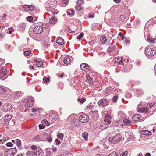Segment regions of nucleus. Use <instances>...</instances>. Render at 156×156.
Returning a JSON list of instances; mask_svg holds the SVG:
<instances>
[{"label": "nucleus", "instance_id": "nucleus-1", "mask_svg": "<svg viewBox=\"0 0 156 156\" xmlns=\"http://www.w3.org/2000/svg\"><path fill=\"white\" fill-rule=\"evenodd\" d=\"M145 54L148 58H151L155 55L156 51L153 48H148L145 49Z\"/></svg>", "mask_w": 156, "mask_h": 156}, {"label": "nucleus", "instance_id": "nucleus-2", "mask_svg": "<svg viewBox=\"0 0 156 156\" xmlns=\"http://www.w3.org/2000/svg\"><path fill=\"white\" fill-rule=\"evenodd\" d=\"M122 136L118 134L110 138L109 140L113 143L116 144L120 142Z\"/></svg>", "mask_w": 156, "mask_h": 156}, {"label": "nucleus", "instance_id": "nucleus-3", "mask_svg": "<svg viewBox=\"0 0 156 156\" xmlns=\"http://www.w3.org/2000/svg\"><path fill=\"white\" fill-rule=\"evenodd\" d=\"M80 68L83 70H84L86 72H90V66L86 63H82L80 65Z\"/></svg>", "mask_w": 156, "mask_h": 156}, {"label": "nucleus", "instance_id": "nucleus-4", "mask_svg": "<svg viewBox=\"0 0 156 156\" xmlns=\"http://www.w3.org/2000/svg\"><path fill=\"white\" fill-rule=\"evenodd\" d=\"M89 118L86 115H81L79 118V120L82 123H86L88 122Z\"/></svg>", "mask_w": 156, "mask_h": 156}, {"label": "nucleus", "instance_id": "nucleus-5", "mask_svg": "<svg viewBox=\"0 0 156 156\" xmlns=\"http://www.w3.org/2000/svg\"><path fill=\"white\" fill-rule=\"evenodd\" d=\"M140 105L139 104L137 107V110L139 112L147 113L148 112L149 109L147 107H140Z\"/></svg>", "mask_w": 156, "mask_h": 156}, {"label": "nucleus", "instance_id": "nucleus-6", "mask_svg": "<svg viewBox=\"0 0 156 156\" xmlns=\"http://www.w3.org/2000/svg\"><path fill=\"white\" fill-rule=\"evenodd\" d=\"M43 30V29L41 26H36L34 28L33 32L34 34H37L41 33Z\"/></svg>", "mask_w": 156, "mask_h": 156}, {"label": "nucleus", "instance_id": "nucleus-7", "mask_svg": "<svg viewBox=\"0 0 156 156\" xmlns=\"http://www.w3.org/2000/svg\"><path fill=\"white\" fill-rule=\"evenodd\" d=\"M132 120L136 122H138L142 121L140 114H136L134 115L132 117Z\"/></svg>", "mask_w": 156, "mask_h": 156}, {"label": "nucleus", "instance_id": "nucleus-8", "mask_svg": "<svg viewBox=\"0 0 156 156\" xmlns=\"http://www.w3.org/2000/svg\"><path fill=\"white\" fill-rule=\"evenodd\" d=\"M34 98L33 97H30L28 98L26 104L25 105L26 106L31 107L34 104Z\"/></svg>", "mask_w": 156, "mask_h": 156}, {"label": "nucleus", "instance_id": "nucleus-9", "mask_svg": "<svg viewBox=\"0 0 156 156\" xmlns=\"http://www.w3.org/2000/svg\"><path fill=\"white\" fill-rule=\"evenodd\" d=\"M12 105L9 104H5L2 107V109L4 111L6 112L12 108Z\"/></svg>", "mask_w": 156, "mask_h": 156}, {"label": "nucleus", "instance_id": "nucleus-10", "mask_svg": "<svg viewBox=\"0 0 156 156\" xmlns=\"http://www.w3.org/2000/svg\"><path fill=\"white\" fill-rule=\"evenodd\" d=\"M58 117V115L56 113H52L50 114L49 118L51 121H55L57 120Z\"/></svg>", "mask_w": 156, "mask_h": 156}, {"label": "nucleus", "instance_id": "nucleus-11", "mask_svg": "<svg viewBox=\"0 0 156 156\" xmlns=\"http://www.w3.org/2000/svg\"><path fill=\"white\" fill-rule=\"evenodd\" d=\"M123 59V57H119L117 58H115V59H113L114 62L115 63H119V64L122 65H124L123 63V60H122Z\"/></svg>", "mask_w": 156, "mask_h": 156}, {"label": "nucleus", "instance_id": "nucleus-12", "mask_svg": "<svg viewBox=\"0 0 156 156\" xmlns=\"http://www.w3.org/2000/svg\"><path fill=\"white\" fill-rule=\"evenodd\" d=\"M7 71L5 69L0 67V79L3 77L7 73Z\"/></svg>", "mask_w": 156, "mask_h": 156}, {"label": "nucleus", "instance_id": "nucleus-13", "mask_svg": "<svg viewBox=\"0 0 156 156\" xmlns=\"http://www.w3.org/2000/svg\"><path fill=\"white\" fill-rule=\"evenodd\" d=\"M98 103L99 105L106 106L108 105V101L106 99H101L99 101Z\"/></svg>", "mask_w": 156, "mask_h": 156}, {"label": "nucleus", "instance_id": "nucleus-14", "mask_svg": "<svg viewBox=\"0 0 156 156\" xmlns=\"http://www.w3.org/2000/svg\"><path fill=\"white\" fill-rule=\"evenodd\" d=\"M12 118V117L11 115H6L5 117L4 122L7 125L8 124Z\"/></svg>", "mask_w": 156, "mask_h": 156}, {"label": "nucleus", "instance_id": "nucleus-15", "mask_svg": "<svg viewBox=\"0 0 156 156\" xmlns=\"http://www.w3.org/2000/svg\"><path fill=\"white\" fill-rule=\"evenodd\" d=\"M22 94V93L21 92L18 91L13 93L12 94V96L16 98H19L20 96Z\"/></svg>", "mask_w": 156, "mask_h": 156}, {"label": "nucleus", "instance_id": "nucleus-16", "mask_svg": "<svg viewBox=\"0 0 156 156\" xmlns=\"http://www.w3.org/2000/svg\"><path fill=\"white\" fill-rule=\"evenodd\" d=\"M112 119L111 116L109 115H107L105 116V119L104 120V121L107 122L108 124L111 123L110 120Z\"/></svg>", "mask_w": 156, "mask_h": 156}, {"label": "nucleus", "instance_id": "nucleus-17", "mask_svg": "<svg viewBox=\"0 0 156 156\" xmlns=\"http://www.w3.org/2000/svg\"><path fill=\"white\" fill-rule=\"evenodd\" d=\"M108 124L107 122L105 121L102 122L100 125L101 129H104L106 128L108 126Z\"/></svg>", "mask_w": 156, "mask_h": 156}, {"label": "nucleus", "instance_id": "nucleus-18", "mask_svg": "<svg viewBox=\"0 0 156 156\" xmlns=\"http://www.w3.org/2000/svg\"><path fill=\"white\" fill-rule=\"evenodd\" d=\"M57 43L60 45H62L64 44V41L63 39L61 37H58L56 40Z\"/></svg>", "mask_w": 156, "mask_h": 156}, {"label": "nucleus", "instance_id": "nucleus-19", "mask_svg": "<svg viewBox=\"0 0 156 156\" xmlns=\"http://www.w3.org/2000/svg\"><path fill=\"white\" fill-rule=\"evenodd\" d=\"M9 90V89L6 87H0V93L5 94Z\"/></svg>", "mask_w": 156, "mask_h": 156}, {"label": "nucleus", "instance_id": "nucleus-20", "mask_svg": "<svg viewBox=\"0 0 156 156\" xmlns=\"http://www.w3.org/2000/svg\"><path fill=\"white\" fill-rule=\"evenodd\" d=\"M141 132L142 134L145 135H150L152 134V133L151 131L147 130L141 131Z\"/></svg>", "mask_w": 156, "mask_h": 156}, {"label": "nucleus", "instance_id": "nucleus-21", "mask_svg": "<svg viewBox=\"0 0 156 156\" xmlns=\"http://www.w3.org/2000/svg\"><path fill=\"white\" fill-rule=\"evenodd\" d=\"M100 40L101 43L102 44H104L107 41L106 37L104 35L102 36L101 37Z\"/></svg>", "mask_w": 156, "mask_h": 156}, {"label": "nucleus", "instance_id": "nucleus-22", "mask_svg": "<svg viewBox=\"0 0 156 156\" xmlns=\"http://www.w3.org/2000/svg\"><path fill=\"white\" fill-rule=\"evenodd\" d=\"M9 150L10 151L12 152L10 154L11 156H14V155L16 153L17 151L16 148H10L9 149Z\"/></svg>", "mask_w": 156, "mask_h": 156}, {"label": "nucleus", "instance_id": "nucleus-23", "mask_svg": "<svg viewBox=\"0 0 156 156\" xmlns=\"http://www.w3.org/2000/svg\"><path fill=\"white\" fill-rule=\"evenodd\" d=\"M63 62L65 64L67 65L70 62V59L69 57L66 56L64 58Z\"/></svg>", "mask_w": 156, "mask_h": 156}, {"label": "nucleus", "instance_id": "nucleus-24", "mask_svg": "<svg viewBox=\"0 0 156 156\" xmlns=\"http://www.w3.org/2000/svg\"><path fill=\"white\" fill-rule=\"evenodd\" d=\"M27 156H36L34 151H29L26 153Z\"/></svg>", "mask_w": 156, "mask_h": 156}, {"label": "nucleus", "instance_id": "nucleus-25", "mask_svg": "<svg viewBox=\"0 0 156 156\" xmlns=\"http://www.w3.org/2000/svg\"><path fill=\"white\" fill-rule=\"evenodd\" d=\"M87 82L90 83H91L93 82L92 79L91 78L90 75H87L86 77Z\"/></svg>", "mask_w": 156, "mask_h": 156}, {"label": "nucleus", "instance_id": "nucleus-26", "mask_svg": "<svg viewBox=\"0 0 156 156\" xmlns=\"http://www.w3.org/2000/svg\"><path fill=\"white\" fill-rule=\"evenodd\" d=\"M57 21L56 18L55 17H53L52 18L50 19L49 20L50 23L51 24H55Z\"/></svg>", "mask_w": 156, "mask_h": 156}, {"label": "nucleus", "instance_id": "nucleus-27", "mask_svg": "<svg viewBox=\"0 0 156 156\" xmlns=\"http://www.w3.org/2000/svg\"><path fill=\"white\" fill-rule=\"evenodd\" d=\"M123 122L126 125H129L131 123V121L125 118L123 120Z\"/></svg>", "mask_w": 156, "mask_h": 156}, {"label": "nucleus", "instance_id": "nucleus-28", "mask_svg": "<svg viewBox=\"0 0 156 156\" xmlns=\"http://www.w3.org/2000/svg\"><path fill=\"white\" fill-rule=\"evenodd\" d=\"M42 123L44 126H48L49 125V122L46 120H43L41 121Z\"/></svg>", "mask_w": 156, "mask_h": 156}, {"label": "nucleus", "instance_id": "nucleus-29", "mask_svg": "<svg viewBox=\"0 0 156 156\" xmlns=\"http://www.w3.org/2000/svg\"><path fill=\"white\" fill-rule=\"evenodd\" d=\"M88 135V133L86 132L82 134V136L85 140H87V139Z\"/></svg>", "mask_w": 156, "mask_h": 156}, {"label": "nucleus", "instance_id": "nucleus-30", "mask_svg": "<svg viewBox=\"0 0 156 156\" xmlns=\"http://www.w3.org/2000/svg\"><path fill=\"white\" fill-rule=\"evenodd\" d=\"M34 153H35V156H39L41 154V153L42 152V151L41 150L36 151H34Z\"/></svg>", "mask_w": 156, "mask_h": 156}, {"label": "nucleus", "instance_id": "nucleus-31", "mask_svg": "<svg viewBox=\"0 0 156 156\" xmlns=\"http://www.w3.org/2000/svg\"><path fill=\"white\" fill-rule=\"evenodd\" d=\"M16 143L17 146L18 147H20L21 145V141L19 139H16Z\"/></svg>", "mask_w": 156, "mask_h": 156}, {"label": "nucleus", "instance_id": "nucleus-32", "mask_svg": "<svg viewBox=\"0 0 156 156\" xmlns=\"http://www.w3.org/2000/svg\"><path fill=\"white\" fill-rule=\"evenodd\" d=\"M31 51L30 50H28L27 51H25L24 52V54L26 56H29L31 53Z\"/></svg>", "mask_w": 156, "mask_h": 156}, {"label": "nucleus", "instance_id": "nucleus-33", "mask_svg": "<svg viewBox=\"0 0 156 156\" xmlns=\"http://www.w3.org/2000/svg\"><path fill=\"white\" fill-rule=\"evenodd\" d=\"M46 140L49 142H51L52 141V138L51 135H49L46 139Z\"/></svg>", "mask_w": 156, "mask_h": 156}, {"label": "nucleus", "instance_id": "nucleus-34", "mask_svg": "<svg viewBox=\"0 0 156 156\" xmlns=\"http://www.w3.org/2000/svg\"><path fill=\"white\" fill-rule=\"evenodd\" d=\"M82 9V7L80 5H76L75 7V9L76 10H81Z\"/></svg>", "mask_w": 156, "mask_h": 156}, {"label": "nucleus", "instance_id": "nucleus-35", "mask_svg": "<svg viewBox=\"0 0 156 156\" xmlns=\"http://www.w3.org/2000/svg\"><path fill=\"white\" fill-rule=\"evenodd\" d=\"M29 6L27 5H25L23 7V9L24 11H29Z\"/></svg>", "mask_w": 156, "mask_h": 156}, {"label": "nucleus", "instance_id": "nucleus-36", "mask_svg": "<svg viewBox=\"0 0 156 156\" xmlns=\"http://www.w3.org/2000/svg\"><path fill=\"white\" fill-rule=\"evenodd\" d=\"M85 101L86 99L85 98H80L78 99V101L80 103H83Z\"/></svg>", "mask_w": 156, "mask_h": 156}, {"label": "nucleus", "instance_id": "nucleus-37", "mask_svg": "<svg viewBox=\"0 0 156 156\" xmlns=\"http://www.w3.org/2000/svg\"><path fill=\"white\" fill-rule=\"evenodd\" d=\"M84 3V1L83 0H78L76 2V4L81 5Z\"/></svg>", "mask_w": 156, "mask_h": 156}, {"label": "nucleus", "instance_id": "nucleus-38", "mask_svg": "<svg viewBox=\"0 0 156 156\" xmlns=\"http://www.w3.org/2000/svg\"><path fill=\"white\" fill-rule=\"evenodd\" d=\"M57 137L60 139H62L63 137V134L62 133H60L57 135Z\"/></svg>", "mask_w": 156, "mask_h": 156}, {"label": "nucleus", "instance_id": "nucleus-39", "mask_svg": "<svg viewBox=\"0 0 156 156\" xmlns=\"http://www.w3.org/2000/svg\"><path fill=\"white\" fill-rule=\"evenodd\" d=\"M84 35V33H81L80 35L77 37V39H78L80 40L82 37H83Z\"/></svg>", "mask_w": 156, "mask_h": 156}, {"label": "nucleus", "instance_id": "nucleus-40", "mask_svg": "<svg viewBox=\"0 0 156 156\" xmlns=\"http://www.w3.org/2000/svg\"><path fill=\"white\" fill-rule=\"evenodd\" d=\"M43 64L42 62L41 61H39L36 63L37 66L38 67H41Z\"/></svg>", "mask_w": 156, "mask_h": 156}, {"label": "nucleus", "instance_id": "nucleus-41", "mask_svg": "<svg viewBox=\"0 0 156 156\" xmlns=\"http://www.w3.org/2000/svg\"><path fill=\"white\" fill-rule=\"evenodd\" d=\"M49 77L46 78V77H44L43 79V80L45 83L49 81Z\"/></svg>", "mask_w": 156, "mask_h": 156}, {"label": "nucleus", "instance_id": "nucleus-42", "mask_svg": "<svg viewBox=\"0 0 156 156\" xmlns=\"http://www.w3.org/2000/svg\"><path fill=\"white\" fill-rule=\"evenodd\" d=\"M118 99V97L117 95H115L113 97L112 99L113 102H116Z\"/></svg>", "mask_w": 156, "mask_h": 156}, {"label": "nucleus", "instance_id": "nucleus-43", "mask_svg": "<svg viewBox=\"0 0 156 156\" xmlns=\"http://www.w3.org/2000/svg\"><path fill=\"white\" fill-rule=\"evenodd\" d=\"M115 49V48L114 47L112 46L110 47L108 49V51L110 52L114 50Z\"/></svg>", "mask_w": 156, "mask_h": 156}, {"label": "nucleus", "instance_id": "nucleus-44", "mask_svg": "<svg viewBox=\"0 0 156 156\" xmlns=\"http://www.w3.org/2000/svg\"><path fill=\"white\" fill-rule=\"evenodd\" d=\"M147 39L149 41L152 43H154V42L155 41V40H153L152 38H151L149 37H147Z\"/></svg>", "mask_w": 156, "mask_h": 156}, {"label": "nucleus", "instance_id": "nucleus-45", "mask_svg": "<svg viewBox=\"0 0 156 156\" xmlns=\"http://www.w3.org/2000/svg\"><path fill=\"white\" fill-rule=\"evenodd\" d=\"M52 152L50 151H48L46 153V156H51L52 154Z\"/></svg>", "mask_w": 156, "mask_h": 156}, {"label": "nucleus", "instance_id": "nucleus-46", "mask_svg": "<svg viewBox=\"0 0 156 156\" xmlns=\"http://www.w3.org/2000/svg\"><path fill=\"white\" fill-rule=\"evenodd\" d=\"M127 152L125 151L124 152L122 153L120 155V156H127Z\"/></svg>", "mask_w": 156, "mask_h": 156}, {"label": "nucleus", "instance_id": "nucleus-47", "mask_svg": "<svg viewBox=\"0 0 156 156\" xmlns=\"http://www.w3.org/2000/svg\"><path fill=\"white\" fill-rule=\"evenodd\" d=\"M13 144L11 142H8L6 144V146L9 147H12Z\"/></svg>", "mask_w": 156, "mask_h": 156}, {"label": "nucleus", "instance_id": "nucleus-48", "mask_svg": "<svg viewBox=\"0 0 156 156\" xmlns=\"http://www.w3.org/2000/svg\"><path fill=\"white\" fill-rule=\"evenodd\" d=\"M119 35L122 40L124 39L125 37L123 36V35L122 33L120 32L119 34Z\"/></svg>", "mask_w": 156, "mask_h": 156}, {"label": "nucleus", "instance_id": "nucleus-49", "mask_svg": "<svg viewBox=\"0 0 156 156\" xmlns=\"http://www.w3.org/2000/svg\"><path fill=\"white\" fill-rule=\"evenodd\" d=\"M27 20L29 21H31L33 19V17L31 16H29L27 18Z\"/></svg>", "mask_w": 156, "mask_h": 156}, {"label": "nucleus", "instance_id": "nucleus-50", "mask_svg": "<svg viewBox=\"0 0 156 156\" xmlns=\"http://www.w3.org/2000/svg\"><path fill=\"white\" fill-rule=\"evenodd\" d=\"M34 6L33 5L29 6V11H31L33 10L34 9Z\"/></svg>", "mask_w": 156, "mask_h": 156}, {"label": "nucleus", "instance_id": "nucleus-51", "mask_svg": "<svg viewBox=\"0 0 156 156\" xmlns=\"http://www.w3.org/2000/svg\"><path fill=\"white\" fill-rule=\"evenodd\" d=\"M112 156H118V154L116 152H113L111 154Z\"/></svg>", "mask_w": 156, "mask_h": 156}, {"label": "nucleus", "instance_id": "nucleus-52", "mask_svg": "<svg viewBox=\"0 0 156 156\" xmlns=\"http://www.w3.org/2000/svg\"><path fill=\"white\" fill-rule=\"evenodd\" d=\"M55 142H56V144L57 145H58L60 144V142L59 141V140L58 139H55Z\"/></svg>", "mask_w": 156, "mask_h": 156}, {"label": "nucleus", "instance_id": "nucleus-53", "mask_svg": "<svg viewBox=\"0 0 156 156\" xmlns=\"http://www.w3.org/2000/svg\"><path fill=\"white\" fill-rule=\"evenodd\" d=\"M9 150V149L7 151H5V155H8L9 154L10 152H11Z\"/></svg>", "mask_w": 156, "mask_h": 156}, {"label": "nucleus", "instance_id": "nucleus-54", "mask_svg": "<svg viewBox=\"0 0 156 156\" xmlns=\"http://www.w3.org/2000/svg\"><path fill=\"white\" fill-rule=\"evenodd\" d=\"M37 148V147L35 145H32L31 147V148L33 150H36Z\"/></svg>", "mask_w": 156, "mask_h": 156}, {"label": "nucleus", "instance_id": "nucleus-55", "mask_svg": "<svg viewBox=\"0 0 156 156\" xmlns=\"http://www.w3.org/2000/svg\"><path fill=\"white\" fill-rule=\"evenodd\" d=\"M40 138V136L39 135H37L34 137V140H38Z\"/></svg>", "mask_w": 156, "mask_h": 156}, {"label": "nucleus", "instance_id": "nucleus-56", "mask_svg": "<svg viewBox=\"0 0 156 156\" xmlns=\"http://www.w3.org/2000/svg\"><path fill=\"white\" fill-rule=\"evenodd\" d=\"M39 128L40 129H42L44 128V126L43 125H42L41 124H40L39 125Z\"/></svg>", "mask_w": 156, "mask_h": 156}, {"label": "nucleus", "instance_id": "nucleus-57", "mask_svg": "<svg viewBox=\"0 0 156 156\" xmlns=\"http://www.w3.org/2000/svg\"><path fill=\"white\" fill-rule=\"evenodd\" d=\"M9 139V138L8 137H5L3 138V141H6L8 140Z\"/></svg>", "mask_w": 156, "mask_h": 156}, {"label": "nucleus", "instance_id": "nucleus-58", "mask_svg": "<svg viewBox=\"0 0 156 156\" xmlns=\"http://www.w3.org/2000/svg\"><path fill=\"white\" fill-rule=\"evenodd\" d=\"M87 108H88L90 109H92L93 108H94V107L93 105H89L87 106Z\"/></svg>", "mask_w": 156, "mask_h": 156}, {"label": "nucleus", "instance_id": "nucleus-59", "mask_svg": "<svg viewBox=\"0 0 156 156\" xmlns=\"http://www.w3.org/2000/svg\"><path fill=\"white\" fill-rule=\"evenodd\" d=\"M69 0H63V3L65 5H67L68 3Z\"/></svg>", "mask_w": 156, "mask_h": 156}, {"label": "nucleus", "instance_id": "nucleus-60", "mask_svg": "<svg viewBox=\"0 0 156 156\" xmlns=\"http://www.w3.org/2000/svg\"><path fill=\"white\" fill-rule=\"evenodd\" d=\"M52 151L53 152H55L57 150V148L56 147H54L52 148Z\"/></svg>", "mask_w": 156, "mask_h": 156}, {"label": "nucleus", "instance_id": "nucleus-61", "mask_svg": "<svg viewBox=\"0 0 156 156\" xmlns=\"http://www.w3.org/2000/svg\"><path fill=\"white\" fill-rule=\"evenodd\" d=\"M137 92H138V94H142V90H137Z\"/></svg>", "mask_w": 156, "mask_h": 156}, {"label": "nucleus", "instance_id": "nucleus-62", "mask_svg": "<svg viewBox=\"0 0 156 156\" xmlns=\"http://www.w3.org/2000/svg\"><path fill=\"white\" fill-rule=\"evenodd\" d=\"M113 1L117 3H119L120 2L121 0H113Z\"/></svg>", "mask_w": 156, "mask_h": 156}, {"label": "nucleus", "instance_id": "nucleus-63", "mask_svg": "<svg viewBox=\"0 0 156 156\" xmlns=\"http://www.w3.org/2000/svg\"><path fill=\"white\" fill-rule=\"evenodd\" d=\"M88 17L89 18H93L94 17V15L93 14H92V15H90V14H89V16H88Z\"/></svg>", "mask_w": 156, "mask_h": 156}, {"label": "nucleus", "instance_id": "nucleus-64", "mask_svg": "<svg viewBox=\"0 0 156 156\" xmlns=\"http://www.w3.org/2000/svg\"><path fill=\"white\" fill-rule=\"evenodd\" d=\"M154 105V104L152 103H151L149 104V107L151 108Z\"/></svg>", "mask_w": 156, "mask_h": 156}]
</instances>
